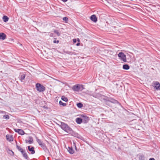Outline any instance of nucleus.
Returning a JSON list of instances; mask_svg holds the SVG:
<instances>
[{"label": "nucleus", "instance_id": "nucleus-10", "mask_svg": "<svg viewBox=\"0 0 160 160\" xmlns=\"http://www.w3.org/2000/svg\"><path fill=\"white\" fill-rule=\"evenodd\" d=\"M6 37V34L4 33H0V39L4 40Z\"/></svg>", "mask_w": 160, "mask_h": 160}, {"label": "nucleus", "instance_id": "nucleus-15", "mask_svg": "<svg viewBox=\"0 0 160 160\" xmlns=\"http://www.w3.org/2000/svg\"><path fill=\"white\" fill-rule=\"evenodd\" d=\"M2 19L4 22H7L8 21L9 18L7 16L4 15L2 17Z\"/></svg>", "mask_w": 160, "mask_h": 160}, {"label": "nucleus", "instance_id": "nucleus-32", "mask_svg": "<svg viewBox=\"0 0 160 160\" xmlns=\"http://www.w3.org/2000/svg\"><path fill=\"white\" fill-rule=\"evenodd\" d=\"M149 160H155L153 158H151L149 159Z\"/></svg>", "mask_w": 160, "mask_h": 160}, {"label": "nucleus", "instance_id": "nucleus-22", "mask_svg": "<svg viewBox=\"0 0 160 160\" xmlns=\"http://www.w3.org/2000/svg\"><path fill=\"white\" fill-rule=\"evenodd\" d=\"M77 106L79 108H81L83 107V105L81 103H78L77 104Z\"/></svg>", "mask_w": 160, "mask_h": 160}, {"label": "nucleus", "instance_id": "nucleus-33", "mask_svg": "<svg viewBox=\"0 0 160 160\" xmlns=\"http://www.w3.org/2000/svg\"><path fill=\"white\" fill-rule=\"evenodd\" d=\"M116 102H117V101L113 100V101H112V102H113V103H115Z\"/></svg>", "mask_w": 160, "mask_h": 160}, {"label": "nucleus", "instance_id": "nucleus-28", "mask_svg": "<svg viewBox=\"0 0 160 160\" xmlns=\"http://www.w3.org/2000/svg\"><path fill=\"white\" fill-rule=\"evenodd\" d=\"M37 142H38V143H39V144L40 145L41 143L42 142L41 140L38 139L37 140Z\"/></svg>", "mask_w": 160, "mask_h": 160}, {"label": "nucleus", "instance_id": "nucleus-41", "mask_svg": "<svg viewBox=\"0 0 160 160\" xmlns=\"http://www.w3.org/2000/svg\"><path fill=\"white\" fill-rule=\"evenodd\" d=\"M78 41H79H79H80V40L78 39Z\"/></svg>", "mask_w": 160, "mask_h": 160}, {"label": "nucleus", "instance_id": "nucleus-1", "mask_svg": "<svg viewBox=\"0 0 160 160\" xmlns=\"http://www.w3.org/2000/svg\"><path fill=\"white\" fill-rule=\"evenodd\" d=\"M60 127L63 130L68 133H69L71 131V128L64 123H61Z\"/></svg>", "mask_w": 160, "mask_h": 160}, {"label": "nucleus", "instance_id": "nucleus-4", "mask_svg": "<svg viewBox=\"0 0 160 160\" xmlns=\"http://www.w3.org/2000/svg\"><path fill=\"white\" fill-rule=\"evenodd\" d=\"M118 56L120 59L124 62H125L127 61L126 55L123 53L120 52L118 54Z\"/></svg>", "mask_w": 160, "mask_h": 160}, {"label": "nucleus", "instance_id": "nucleus-3", "mask_svg": "<svg viewBox=\"0 0 160 160\" xmlns=\"http://www.w3.org/2000/svg\"><path fill=\"white\" fill-rule=\"evenodd\" d=\"M52 32L51 33V37L55 38L56 37L55 34L57 36H59L60 35V33L58 30L52 29Z\"/></svg>", "mask_w": 160, "mask_h": 160}, {"label": "nucleus", "instance_id": "nucleus-34", "mask_svg": "<svg viewBox=\"0 0 160 160\" xmlns=\"http://www.w3.org/2000/svg\"><path fill=\"white\" fill-rule=\"evenodd\" d=\"M87 92L88 94H90V95H91V93L90 92H89L88 91H87Z\"/></svg>", "mask_w": 160, "mask_h": 160}, {"label": "nucleus", "instance_id": "nucleus-12", "mask_svg": "<svg viewBox=\"0 0 160 160\" xmlns=\"http://www.w3.org/2000/svg\"><path fill=\"white\" fill-rule=\"evenodd\" d=\"M91 20L94 22H96L97 21L96 17L95 15H92L90 17Z\"/></svg>", "mask_w": 160, "mask_h": 160}, {"label": "nucleus", "instance_id": "nucleus-2", "mask_svg": "<svg viewBox=\"0 0 160 160\" xmlns=\"http://www.w3.org/2000/svg\"><path fill=\"white\" fill-rule=\"evenodd\" d=\"M36 88L37 91L39 92H43L45 90V87L39 83L36 84Z\"/></svg>", "mask_w": 160, "mask_h": 160}, {"label": "nucleus", "instance_id": "nucleus-17", "mask_svg": "<svg viewBox=\"0 0 160 160\" xmlns=\"http://www.w3.org/2000/svg\"><path fill=\"white\" fill-rule=\"evenodd\" d=\"M16 143L17 144V142H16ZM16 148H17L21 152H23V151L24 150H23L22 148H21L20 146H18L17 144L16 145Z\"/></svg>", "mask_w": 160, "mask_h": 160}, {"label": "nucleus", "instance_id": "nucleus-6", "mask_svg": "<svg viewBox=\"0 0 160 160\" xmlns=\"http://www.w3.org/2000/svg\"><path fill=\"white\" fill-rule=\"evenodd\" d=\"M14 130L15 131V132H18L19 134L21 135H23L25 133L24 131L23 130H22L21 129H14Z\"/></svg>", "mask_w": 160, "mask_h": 160}, {"label": "nucleus", "instance_id": "nucleus-20", "mask_svg": "<svg viewBox=\"0 0 160 160\" xmlns=\"http://www.w3.org/2000/svg\"><path fill=\"white\" fill-rule=\"evenodd\" d=\"M29 140L28 141V143L29 144H31L33 142V140L32 138L31 137H29Z\"/></svg>", "mask_w": 160, "mask_h": 160}, {"label": "nucleus", "instance_id": "nucleus-40", "mask_svg": "<svg viewBox=\"0 0 160 160\" xmlns=\"http://www.w3.org/2000/svg\"><path fill=\"white\" fill-rule=\"evenodd\" d=\"M49 157H48V160H49Z\"/></svg>", "mask_w": 160, "mask_h": 160}, {"label": "nucleus", "instance_id": "nucleus-35", "mask_svg": "<svg viewBox=\"0 0 160 160\" xmlns=\"http://www.w3.org/2000/svg\"><path fill=\"white\" fill-rule=\"evenodd\" d=\"M62 1L64 2H66L68 1V0H62Z\"/></svg>", "mask_w": 160, "mask_h": 160}, {"label": "nucleus", "instance_id": "nucleus-13", "mask_svg": "<svg viewBox=\"0 0 160 160\" xmlns=\"http://www.w3.org/2000/svg\"><path fill=\"white\" fill-rule=\"evenodd\" d=\"M155 88L156 89L158 90H160V85L159 82H156L155 83Z\"/></svg>", "mask_w": 160, "mask_h": 160}, {"label": "nucleus", "instance_id": "nucleus-30", "mask_svg": "<svg viewBox=\"0 0 160 160\" xmlns=\"http://www.w3.org/2000/svg\"><path fill=\"white\" fill-rule=\"evenodd\" d=\"M59 42V41L58 40H54L53 41V43H58Z\"/></svg>", "mask_w": 160, "mask_h": 160}, {"label": "nucleus", "instance_id": "nucleus-29", "mask_svg": "<svg viewBox=\"0 0 160 160\" xmlns=\"http://www.w3.org/2000/svg\"><path fill=\"white\" fill-rule=\"evenodd\" d=\"M82 117L84 118L85 120L86 121H88V118L86 116H83Z\"/></svg>", "mask_w": 160, "mask_h": 160}, {"label": "nucleus", "instance_id": "nucleus-37", "mask_svg": "<svg viewBox=\"0 0 160 160\" xmlns=\"http://www.w3.org/2000/svg\"><path fill=\"white\" fill-rule=\"evenodd\" d=\"M25 142H26V143H28V140H25Z\"/></svg>", "mask_w": 160, "mask_h": 160}, {"label": "nucleus", "instance_id": "nucleus-31", "mask_svg": "<svg viewBox=\"0 0 160 160\" xmlns=\"http://www.w3.org/2000/svg\"><path fill=\"white\" fill-rule=\"evenodd\" d=\"M73 42L74 43H75L77 41L76 39H73Z\"/></svg>", "mask_w": 160, "mask_h": 160}, {"label": "nucleus", "instance_id": "nucleus-27", "mask_svg": "<svg viewBox=\"0 0 160 160\" xmlns=\"http://www.w3.org/2000/svg\"><path fill=\"white\" fill-rule=\"evenodd\" d=\"M63 20L67 22L68 21V18L66 17H64L63 18Z\"/></svg>", "mask_w": 160, "mask_h": 160}, {"label": "nucleus", "instance_id": "nucleus-25", "mask_svg": "<svg viewBox=\"0 0 160 160\" xmlns=\"http://www.w3.org/2000/svg\"><path fill=\"white\" fill-rule=\"evenodd\" d=\"M3 118H5L6 119H8L9 118V116L8 115H4Z\"/></svg>", "mask_w": 160, "mask_h": 160}, {"label": "nucleus", "instance_id": "nucleus-11", "mask_svg": "<svg viewBox=\"0 0 160 160\" xmlns=\"http://www.w3.org/2000/svg\"><path fill=\"white\" fill-rule=\"evenodd\" d=\"M23 156L24 157V158L27 160H28L29 159V158H28L27 154L25 150H24L23 151V152H21Z\"/></svg>", "mask_w": 160, "mask_h": 160}, {"label": "nucleus", "instance_id": "nucleus-7", "mask_svg": "<svg viewBox=\"0 0 160 160\" xmlns=\"http://www.w3.org/2000/svg\"><path fill=\"white\" fill-rule=\"evenodd\" d=\"M42 148H43V149L47 153H49V150L45 146L44 144L42 142L39 145Z\"/></svg>", "mask_w": 160, "mask_h": 160}, {"label": "nucleus", "instance_id": "nucleus-14", "mask_svg": "<svg viewBox=\"0 0 160 160\" xmlns=\"http://www.w3.org/2000/svg\"><path fill=\"white\" fill-rule=\"evenodd\" d=\"M26 77V75L24 74H22L20 76V77L19 78L20 80L22 82L23 80Z\"/></svg>", "mask_w": 160, "mask_h": 160}, {"label": "nucleus", "instance_id": "nucleus-5", "mask_svg": "<svg viewBox=\"0 0 160 160\" xmlns=\"http://www.w3.org/2000/svg\"><path fill=\"white\" fill-rule=\"evenodd\" d=\"M28 150L30 152V154H33L35 153L34 148L32 146H29L28 147Z\"/></svg>", "mask_w": 160, "mask_h": 160}, {"label": "nucleus", "instance_id": "nucleus-26", "mask_svg": "<svg viewBox=\"0 0 160 160\" xmlns=\"http://www.w3.org/2000/svg\"><path fill=\"white\" fill-rule=\"evenodd\" d=\"M9 153L10 155L13 156L14 155V152L12 150H9Z\"/></svg>", "mask_w": 160, "mask_h": 160}, {"label": "nucleus", "instance_id": "nucleus-24", "mask_svg": "<svg viewBox=\"0 0 160 160\" xmlns=\"http://www.w3.org/2000/svg\"><path fill=\"white\" fill-rule=\"evenodd\" d=\"M59 103L60 105H61L63 106H65L66 105V104L65 103H63L61 101H60L59 102Z\"/></svg>", "mask_w": 160, "mask_h": 160}, {"label": "nucleus", "instance_id": "nucleus-9", "mask_svg": "<svg viewBox=\"0 0 160 160\" xmlns=\"http://www.w3.org/2000/svg\"><path fill=\"white\" fill-rule=\"evenodd\" d=\"M80 89V85H74L72 88V89L75 91H78Z\"/></svg>", "mask_w": 160, "mask_h": 160}, {"label": "nucleus", "instance_id": "nucleus-36", "mask_svg": "<svg viewBox=\"0 0 160 160\" xmlns=\"http://www.w3.org/2000/svg\"><path fill=\"white\" fill-rule=\"evenodd\" d=\"M79 45H80V43H78L76 44L77 46H78Z\"/></svg>", "mask_w": 160, "mask_h": 160}, {"label": "nucleus", "instance_id": "nucleus-38", "mask_svg": "<svg viewBox=\"0 0 160 160\" xmlns=\"http://www.w3.org/2000/svg\"><path fill=\"white\" fill-rule=\"evenodd\" d=\"M53 143L54 144H55V145H56V143L55 142H54V141H53V140H52Z\"/></svg>", "mask_w": 160, "mask_h": 160}, {"label": "nucleus", "instance_id": "nucleus-23", "mask_svg": "<svg viewBox=\"0 0 160 160\" xmlns=\"http://www.w3.org/2000/svg\"><path fill=\"white\" fill-rule=\"evenodd\" d=\"M51 82L52 83H53V82L57 83V82L58 81L57 80H55L53 78H52V79H51Z\"/></svg>", "mask_w": 160, "mask_h": 160}, {"label": "nucleus", "instance_id": "nucleus-16", "mask_svg": "<svg viewBox=\"0 0 160 160\" xmlns=\"http://www.w3.org/2000/svg\"><path fill=\"white\" fill-rule=\"evenodd\" d=\"M83 120L82 119H81L80 118H77L76 119V122L77 123L80 124H81Z\"/></svg>", "mask_w": 160, "mask_h": 160}, {"label": "nucleus", "instance_id": "nucleus-8", "mask_svg": "<svg viewBox=\"0 0 160 160\" xmlns=\"http://www.w3.org/2000/svg\"><path fill=\"white\" fill-rule=\"evenodd\" d=\"M6 138L7 140L9 142L12 141L13 140V138L12 135H7L6 136Z\"/></svg>", "mask_w": 160, "mask_h": 160}, {"label": "nucleus", "instance_id": "nucleus-18", "mask_svg": "<svg viewBox=\"0 0 160 160\" xmlns=\"http://www.w3.org/2000/svg\"><path fill=\"white\" fill-rule=\"evenodd\" d=\"M68 150L70 153L72 154H73L74 152V150L72 149V148L69 147H68Z\"/></svg>", "mask_w": 160, "mask_h": 160}, {"label": "nucleus", "instance_id": "nucleus-21", "mask_svg": "<svg viewBox=\"0 0 160 160\" xmlns=\"http://www.w3.org/2000/svg\"><path fill=\"white\" fill-rule=\"evenodd\" d=\"M61 99L62 100L65 101L67 102L68 101V99L67 98L65 97L64 96H62L61 98Z\"/></svg>", "mask_w": 160, "mask_h": 160}, {"label": "nucleus", "instance_id": "nucleus-19", "mask_svg": "<svg viewBox=\"0 0 160 160\" xmlns=\"http://www.w3.org/2000/svg\"><path fill=\"white\" fill-rule=\"evenodd\" d=\"M123 69L125 70H128L129 69L130 67L128 64H124L123 66Z\"/></svg>", "mask_w": 160, "mask_h": 160}, {"label": "nucleus", "instance_id": "nucleus-39", "mask_svg": "<svg viewBox=\"0 0 160 160\" xmlns=\"http://www.w3.org/2000/svg\"><path fill=\"white\" fill-rule=\"evenodd\" d=\"M2 111H0V113H2Z\"/></svg>", "mask_w": 160, "mask_h": 160}]
</instances>
